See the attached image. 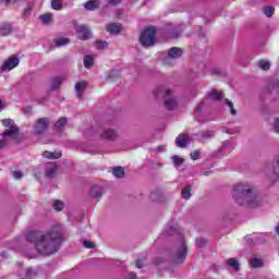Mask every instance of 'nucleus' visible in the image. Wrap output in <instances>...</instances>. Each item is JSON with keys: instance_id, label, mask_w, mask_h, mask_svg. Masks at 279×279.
I'll return each instance as SVG.
<instances>
[{"instance_id": "72a5a7b5", "label": "nucleus", "mask_w": 279, "mask_h": 279, "mask_svg": "<svg viewBox=\"0 0 279 279\" xmlns=\"http://www.w3.org/2000/svg\"><path fill=\"white\" fill-rule=\"evenodd\" d=\"M275 9L272 7H266L264 8V14L267 16V19H271L274 16Z\"/></svg>"}, {"instance_id": "c9c22d12", "label": "nucleus", "mask_w": 279, "mask_h": 279, "mask_svg": "<svg viewBox=\"0 0 279 279\" xmlns=\"http://www.w3.org/2000/svg\"><path fill=\"white\" fill-rule=\"evenodd\" d=\"M251 267H263V260L258 258L251 259L250 262Z\"/></svg>"}, {"instance_id": "a19ab883", "label": "nucleus", "mask_w": 279, "mask_h": 279, "mask_svg": "<svg viewBox=\"0 0 279 279\" xmlns=\"http://www.w3.org/2000/svg\"><path fill=\"white\" fill-rule=\"evenodd\" d=\"M96 47H97V49H101V50L108 49V43H106V41H96Z\"/></svg>"}, {"instance_id": "0eeeda50", "label": "nucleus", "mask_w": 279, "mask_h": 279, "mask_svg": "<svg viewBox=\"0 0 279 279\" xmlns=\"http://www.w3.org/2000/svg\"><path fill=\"white\" fill-rule=\"evenodd\" d=\"M2 125L7 128V130L2 133V136H17L19 135V126L14 123L12 119L2 120Z\"/></svg>"}, {"instance_id": "4c0bfd02", "label": "nucleus", "mask_w": 279, "mask_h": 279, "mask_svg": "<svg viewBox=\"0 0 279 279\" xmlns=\"http://www.w3.org/2000/svg\"><path fill=\"white\" fill-rule=\"evenodd\" d=\"M25 276L26 278H22V279H32L36 276V271H34L33 269L28 268L25 271Z\"/></svg>"}, {"instance_id": "39448f33", "label": "nucleus", "mask_w": 279, "mask_h": 279, "mask_svg": "<svg viewBox=\"0 0 279 279\" xmlns=\"http://www.w3.org/2000/svg\"><path fill=\"white\" fill-rule=\"evenodd\" d=\"M21 64V59L16 57V54H12L8 59H5L1 66H0V72L1 73H10V71H13V69H16Z\"/></svg>"}, {"instance_id": "412c9836", "label": "nucleus", "mask_w": 279, "mask_h": 279, "mask_svg": "<svg viewBox=\"0 0 279 279\" xmlns=\"http://www.w3.org/2000/svg\"><path fill=\"white\" fill-rule=\"evenodd\" d=\"M95 64V56L87 54L84 58L85 69H90Z\"/></svg>"}, {"instance_id": "052dcab7", "label": "nucleus", "mask_w": 279, "mask_h": 279, "mask_svg": "<svg viewBox=\"0 0 279 279\" xmlns=\"http://www.w3.org/2000/svg\"><path fill=\"white\" fill-rule=\"evenodd\" d=\"M158 151H165V146H159Z\"/></svg>"}, {"instance_id": "79ce46f5", "label": "nucleus", "mask_w": 279, "mask_h": 279, "mask_svg": "<svg viewBox=\"0 0 279 279\" xmlns=\"http://www.w3.org/2000/svg\"><path fill=\"white\" fill-rule=\"evenodd\" d=\"M195 243H196L197 247H204V245H206V240L203 238H198V239H196Z\"/></svg>"}, {"instance_id": "2eb2a0df", "label": "nucleus", "mask_w": 279, "mask_h": 279, "mask_svg": "<svg viewBox=\"0 0 279 279\" xmlns=\"http://www.w3.org/2000/svg\"><path fill=\"white\" fill-rule=\"evenodd\" d=\"M58 173V166L56 163H47L46 165V175L48 178H53Z\"/></svg>"}, {"instance_id": "a211bd4d", "label": "nucleus", "mask_w": 279, "mask_h": 279, "mask_svg": "<svg viewBox=\"0 0 279 279\" xmlns=\"http://www.w3.org/2000/svg\"><path fill=\"white\" fill-rule=\"evenodd\" d=\"M62 82H64L63 77L56 76L51 78L50 81V90H56L57 88H60Z\"/></svg>"}, {"instance_id": "8fccbe9b", "label": "nucleus", "mask_w": 279, "mask_h": 279, "mask_svg": "<svg viewBox=\"0 0 279 279\" xmlns=\"http://www.w3.org/2000/svg\"><path fill=\"white\" fill-rule=\"evenodd\" d=\"M110 5H119L121 3V0H109Z\"/></svg>"}, {"instance_id": "423d86ee", "label": "nucleus", "mask_w": 279, "mask_h": 279, "mask_svg": "<svg viewBox=\"0 0 279 279\" xmlns=\"http://www.w3.org/2000/svg\"><path fill=\"white\" fill-rule=\"evenodd\" d=\"M172 258L177 264L184 263L186 259V242H184V239L180 240L179 247L174 251Z\"/></svg>"}, {"instance_id": "e433bc0d", "label": "nucleus", "mask_w": 279, "mask_h": 279, "mask_svg": "<svg viewBox=\"0 0 279 279\" xmlns=\"http://www.w3.org/2000/svg\"><path fill=\"white\" fill-rule=\"evenodd\" d=\"M226 106H228V108H230L231 114H236V110H234V104H232V101H230L229 99L225 100Z\"/></svg>"}, {"instance_id": "7ed1b4c3", "label": "nucleus", "mask_w": 279, "mask_h": 279, "mask_svg": "<svg viewBox=\"0 0 279 279\" xmlns=\"http://www.w3.org/2000/svg\"><path fill=\"white\" fill-rule=\"evenodd\" d=\"M156 97H163L165 108L175 110L178 108V98L173 96V90L167 86H159L154 90Z\"/></svg>"}, {"instance_id": "13d9d810", "label": "nucleus", "mask_w": 279, "mask_h": 279, "mask_svg": "<svg viewBox=\"0 0 279 279\" xmlns=\"http://www.w3.org/2000/svg\"><path fill=\"white\" fill-rule=\"evenodd\" d=\"M24 14L27 16V15H29L31 14V10L29 9H26L25 11H24Z\"/></svg>"}, {"instance_id": "6e6d98bb", "label": "nucleus", "mask_w": 279, "mask_h": 279, "mask_svg": "<svg viewBox=\"0 0 279 279\" xmlns=\"http://www.w3.org/2000/svg\"><path fill=\"white\" fill-rule=\"evenodd\" d=\"M274 86H275L276 90H279V80L277 82H275Z\"/></svg>"}, {"instance_id": "20e7f679", "label": "nucleus", "mask_w": 279, "mask_h": 279, "mask_svg": "<svg viewBox=\"0 0 279 279\" xmlns=\"http://www.w3.org/2000/svg\"><path fill=\"white\" fill-rule=\"evenodd\" d=\"M140 43L143 47H154L156 45V27L145 28L140 37Z\"/></svg>"}, {"instance_id": "37998d69", "label": "nucleus", "mask_w": 279, "mask_h": 279, "mask_svg": "<svg viewBox=\"0 0 279 279\" xmlns=\"http://www.w3.org/2000/svg\"><path fill=\"white\" fill-rule=\"evenodd\" d=\"M84 247H86L87 250H93V247H95V243L90 242V241H84L83 242Z\"/></svg>"}, {"instance_id": "ea45409f", "label": "nucleus", "mask_w": 279, "mask_h": 279, "mask_svg": "<svg viewBox=\"0 0 279 279\" xmlns=\"http://www.w3.org/2000/svg\"><path fill=\"white\" fill-rule=\"evenodd\" d=\"M272 172L279 178V157L276 159L275 165L272 166Z\"/></svg>"}, {"instance_id": "bb28decb", "label": "nucleus", "mask_w": 279, "mask_h": 279, "mask_svg": "<svg viewBox=\"0 0 279 279\" xmlns=\"http://www.w3.org/2000/svg\"><path fill=\"white\" fill-rule=\"evenodd\" d=\"M69 43H70L69 38L62 37V38L56 39L54 45L56 47H64L65 45H69Z\"/></svg>"}, {"instance_id": "4d7b16f0", "label": "nucleus", "mask_w": 279, "mask_h": 279, "mask_svg": "<svg viewBox=\"0 0 279 279\" xmlns=\"http://www.w3.org/2000/svg\"><path fill=\"white\" fill-rule=\"evenodd\" d=\"M12 0H0L1 3H5L7 5L10 3Z\"/></svg>"}, {"instance_id": "7c9ffc66", "label": "nucleus", "mask_w": 279, "mask_h": 279, "mask_svg": "<svg viewBox=\"0 0 279 279\" xmlns=\"http://www.w3.org/2000/svg\"><path fill=\"white\" fill-rule=\"evenodd\" d=\"M90 193H92V197H100L102 195L101 187L99 186H94Z\"/></svg>"}, {"instance_id": "5701e85b", "label": "nucleus", "mask_w": 279, "mask_h": 279, "mask_svg": "<svg viewBox=\"0 0 279 279\" xmlns=\"http://www.w3.org/2000/svg\"><path fill=\"white\" fill-rule=\"evenodd\" d=\"M112 174L114 175V178H125V170L123 169V167H116L112 170Z\"/></svg>"}, {"instance_id": "c03bdc74", "label": "nucleus", "mask_w": 279, "mask_h": 279, "mask_svg": "<svg viewBox=\"0 0 279 279\" xmlns=\"http://www.w3.org/2000/svg\"><path fill=\"white\" fill-rule=\"evenodd\" d=\"M274 130H275L276 134H279V118L275 119Z\"/></svg>"}, {"instance_id": "6ab92c4d", "label": "nucleus", "mask_w": 279, "mask_h": 279, "mask_svg": "<svg viewBox=\"0 0 279 279\" xmlns=\"http://www.w3.org/2000/svg\"><path fill=\"white\" fill-rule=\"evenodd\" d=\"M107 32H109V34H120L121 25H119L117 23L109 24V25H107Z\"/></svg>"}, {"instance_id": "5fc2aeb1", "label": "nucleus", "mask_w": 279, "mask_h": 279, "mask_svg": "<svg viewBox=\"0 0 279 279\" xmlns=\"http://www.w3.org/2000/svg\"><path fill=\"white\" fill-rule=\"evenodd\" d=\"M5 147V141L0 140V149H3Z\"/></svg>"}, {"instance_id": "864d4df0", "label": "nucleus", "mask_w": 279, "mask_h": 279, "mask_svg": "<svg viewBox=\"0 0 279 279\" xmlns=\"http://www.w3.org/2000/svg\"><path fill=\"white\" fill-rule=\"evenodd\" d=\"M129 279H136V272H130Z\"/></svg>"}, {"instance_id": "603ef678", "label": "nucleus", "mask_w": 279, "mask_h": 279, "mask_svg": "<svg viewBox=\"0 0 279 279\" xmlns=\"http://www.w3.org/2000/svg\"><path fill=\"white\" fill-rule=\"evenodd\" d=\"M135 265H136L137 269H143V262L142 260H137Z\"/></svg>"}, {"instance_id": "de8ad7c7", "label": "nucleus", "mask_w": 279, "mask_h": 279, "mask_svg": "<svg viewBox=\"0 0 279 279\" xmlns=\"http://www.w3.org/2000/svg\"><path fill=\"white\" fill-rule=\"evenodd\" d=\"M114 76H119V71H112L109 75H108V80H112V77Z\"/></svg>"}, {"instance_id": "f704fd0d", "label": "nucleus", "mask_w": 279, "mask_h": 279, "mask_svg": "<svg viewBox=\"0 0 279 279\" xmlns=\"http://www.w3.org/2000/svg\"><path fill=\"white\" fill-rule=\"evenodd\" d=\"M172 162L174 165V167H180V165H182L184 162V159H182L181 157L179 156H173L172 157Z\"/></svg>"}, {"instance_id": "393cba45", "label": "nucleus", "mask_w": 279, "mask_h": 279, "mask_svg": "<svg viewBox=\"0 0 279 279\" xmlns=\"http://www.w3.org/2000/svg\"><path fill=\"white\" fill-rule=\"evenodd\" d=\"M191 185H186L185 187L182 189L181 195L183 199H191Z\"/></svg>"}, {"instance_id": "4468645a", "label": "nucleus", "mask_w": 279, "mask_h": 279, "mask_svg": "<svg viewBox=\"0 0 279 279\" xmlns=\"http://www.w3.org/2000/svg\"><path fill=\"white\" fill-rule=\"evenodd\" d=\"M177 147L184 148L186 145H189V135L186 134H180L175 138Z\"/></svg>"}, {"instance_id": "ddd939ff", "label": "nucleus", "mask_w": 279, "mask_h": 279, "mask_svg": "<svg viewBox=\"0 0 279 279\" xmlns=\"http://www.w3.org/2000/svg\"><path fill=\"white\" fill-rule=\"evenodd\" d=\"M87 86L88 84L86 83V81H81L75 84L74 88H75L77 99H82Z\"/></svg>"}, {"instance_id": "3c124183", "label": "nucleus", "mask_w": 279, "mask_h": 279, "mask_svg": "<svg viewBox=\"0 0 279 279\" xmlns=\"http://www.w3.org/2000/svg\"><path fill=\"white\" fill-rule=\"evenodd\" d=\"M24 113H25V114H32V107H26V108L24 109Z\"/></svg>"}, {"instance_id": "f03ea898", "label": "nucleus", "mask_w": 279, "mask_h": 279, "mask_svg": "<svg viewBox=\"0 0 279 279\" xmlns=\"http://www.w3.org/2000/svg\"><path fill=\"white\" fill-rule=\"evenodd\" d=\"M232 198L239 206H246L247 208H258L263 205V198L250 183L235 184L232 190Z\"/></svg>"}, {"instance_id": "c85d7f7f", "label": "nucleus", "mask_w": 279, "mask_h": 279, "mask_svg": "<svg viewBox=\"0 0 279 279\" xmlns=\"http://www.w3.org/2000/svg\"><path fill=\"white\" fill-rule=\"evenodd\" d=\"M227 265H229V267H233L234 271H239V262L234 258H230L227 260Z\"/></svg>"}, {"instance_id": "6e6552de", "label": "nucleus", "mask_w": 279, "mask_h": 279, "mask_svg": "<svg viewBox=\"0 0 279 279\" xmlns=\"http://www.w3.org/2000/svg\"><path fill=\"white\" fill-rule=\"evenodd\" d=\"M101 141H117L119 138V133L112 128L104 129L99 134Z\"/></svg>"}, {"instance_id": "b1692460", "label": "nucleus", "mask_w": 279, "mask_h": 279, "mask_svg": "<svg viewBox=\"0 0 279 279\" xmlns=\"http://www.w3.org/2000/svg\"><path fill=\"white\" fill-rule=\"evenodd\" d=\"M41 23H44L45 25H49V23H51L53 21V14L51 13H46L44 15L39 16Z\"/></svg>"}, {"instance_id": "cd10ccee", "label": "nucleus", "mask_w": 279, "mask_h": 279, "mask_svg": "<svg viewBox=\"0 0 279 279\" xmlns=\"http://www.w3.org/2000/svg\"><path fill=\"white\" fill-rule=\"evenodd\" d=\"M213 136H215V132L213 131H206L201 135L199 141L204 142V141H208V138H213Z\"/></svg>"}, {"instance_id": "a18cd8bd", "label": "nucleus", "mask_w": 279, "mask_h": 279, "mask_svg": "<svg viewBox=\"0 0 279 279\" xmlns=\"http://www.w3.org/2000/svg\"><path fill=\"white\" fill-rule=\"evenodd\" d=\"M13 178H15V180H21V178H23V172L14 171L13 172Z\"/></svg>"}, {"instance_id": "58836bf2", "label": "nucleus", "mask_w": 279, "mask_h": 279, "mask_svg": "<svg viewBox=\"0 0 279 279\" xmlns=\"http://www.w3.org/2000/svg\"><path fill=\"white\" fill-rule=\"evenodd\" d=\"M199 156H202V153L199 150H193L190 154L192 160H199Z\"/></svg>"}, {"instance_id": "1a4fd4ad", "label": "nucleus", "mask_w": 279, "mask_h": 279, "mask_svg": "<svg viewBox=\"0 0 279 279\" xmlns=\"http://www.w3.org/2000/svg\"><path fill=\"white\" fill-rule=\"evenodd\" d=\"M49 128V119L40 118L34 125L35 134H43Z\"/></svg>"}, {"instance_id": "49530a36", "label": "nucleus", "mask_w": 279, "mask_h": 279, "mask_svg": "<svg viewBox=\"0 0 279 279\" xmlns=\"http://www.w3.org/2000/svg\"><path fill=\"white\" fill-rule=\"evenodd\" d=\"M202 110H204V102H199L194 109L195 112H202Z\"/></svg>"}, {"instance_id": "c756f323", "label": "nucleus", "mask_w": 279, "mask_h": 279, "mask_svg": "<svg viewBox=\"0 0 279 279\" xmlns=\"http://www.w3.org/2000/svg\"><path fill=\"white\" fill-rule=\"evenodd\" d=\"M258 66L259 69H262V71H269L271 64L269 63V61L262 60L258 62Z\"/></svg>"}, {"instance_id": "bf43d9fd", "label": "nucleus", "mask_w": 279, "mask_h": 279, "mask_svg": "<svg viewBox=\"0 0 279 279\" xmlns=\"http://www.w3.org/2000/svg\"><path fill=\"white\" fill-rule=\"evenodd\" d=\"M4 106H3V101L0 100V112L1 110H3Z\"/></svg>"}, {"instance_id": "9d476101", "label": "nucleus", "mask_w": 279, "mask_h": 279, "mask_svg": "<svg viewBox=\"0 0 279 279\" xmlns=\"http://www.w3.org/2000/svg\"><path fill=\"white\" fill-rule=\"evenodd\" d=\"M245 240L248 242V243H265V241H267V234L265 233H254L253 235L251 236H246Z\"/></svg>"}, {"instance_id": "4be33fe9", "label": "nucleus", "mask_w": 279, "mask_h": 279, "mask_svg": "<svg viewBox=\"0 0 279 279\" xmlns=\"http://www.w3.org/2000/svg\"><path fill=\"white\" fill-rule=\"evenodd\" d=\"M207 97H209V99H213L214 101H219V99L223 97V94L214 89L207 94Z\"/></svg>"}, {"instance_id": "9b49d317", "label": "nucleus", "mask_w": 279, "mask_h": 279, "mask_svg": "<svg viewBox=\"0 0 279 279\" xmlns=\"http://www.w3.org/2000/svg\"><path fill=\"white\" fill-rule=\"evenodd\" d=\"M182 56V49L173 47L168 51V58L165 59V64H170L169 60H175Z\"/></svg>"}, {"instance_id": "09e8293b", "label": "nucleus", "mask_w": 279, "mask_h": 279, "mask_svg": "<svg viewBox=\"0 0 279 279\" xmlns=\"http://www.w3.org/2000/svg\"><path fill=\"white\" fill-rule=\"evenodd\" d=\"M180 34H182V32H172L170 34V38H178V37H180Z\"/></svg>"}, {"instance_id": "f8f14e48", "label": "nucleus", "mask_w": 279, "mask_h": 279, "mask_svg": "<svg viewBox=\"0 0 279 279\" xmlns=\"http://www.w3.org/2000/svg\"><path fill=\"white\" fill-rule=\"evenodd\" d=\"M76 32L82 40H86L90 37V29L86 25L76 26Z\"/></svg>"}, {"instance_id": "dca6fc26", "label": "nucleus", "mask_w": 279, "mask_h": 279, "mask_svg": "<svg viewBox=\"0 0 279 279\" xmlns=\"http://www.w3.org/2000/svg\"><path fill=\"white\" fill-rule=\"evenodd\" d=\"M83 7L88 12H94V10H97V8H99V1H97V0H89V1L85 2L83 4Z\"/></svg>"}, {"instance_id": "f257e3e1", "label": "nucleus", "mask_w": 279, "mask_h": 279, "mask_svg": "<svg viewBox=\"0 0 279 279\" xmlns=\"http://www.w3.org/2000/svg\"><path fill=\"white\" fill-rule=\"evenodd\" d=\"M26 241L35 243V247L39 254L51 256L60 250L62 243V229L60 226L53 227L46 233L31 231L26 234Z\"/></svg>"}, {"instance_id": "2f4dec72", "label": "nucleus", "mask_w": 279, "mask_h": 279, "mask_svg": "<svg viewBox=\"0 0 279 279\" xmlns=\"http://www.w3.org/2000/svg\"><path fill=\"white\" fill-rule=\"evenodd\" d=\"M51 8L52 10H62V0H52L51 1Z\"/></svg>"}, {"instance_id": "680f3d73", "label": "nucleus", "mask_w": 279, "mask_h": 279, "mask_svg": "<svg viewBox=\"0 0 279 279\" xmlns=\"http://www.w3.org/2000/svg\"><path fill=\"white\" fill-rule=\"evenodd\" d=\"M276 233L279 234V225L276 227Z\"/></svg>"}, {"instance_id": "473e14b6", "label": "nucleus", "mask_w": 279, "mask_h": 279, "mask_svg": "<svg viewBox=\"0 0 279 279\" xmlns=\"http://www.w3.org/2000/svg\"><path fill=\"white\" fill-rule=\"evenodd\" d=\"M64 125H66V118H61L57 121V123L54 124V128L57 130H62V128H64Z\"/></svg>"}, {"instance_id": "aec40b11", "label": "nucleus", "mask_w": 279, "mask_h": 279, "mask_svg": "<svg viewBox=\"0 0 279 279\" xmlns=\"http://www.w3.org/2000/svg\"><path fill=\"white\" fill-rule=\"evenodd\" d=\"M12 34V25L4 24L0 26V36H10Z\"/></svg>"}, {"instance_id": "a878e982", "label": "nucleus", "mask_w": 279, "mask_h": 279, "mask_svg": "<svg viewBox=\"0 0 279 279\" xmlns=\"http://www.w3.org/2000/svg\"><path fill=\"white\" fill-rule=\"evenodd\" d=\"M52 206L54 210H57V213H61V210H64V202H62L61 199L54 201Z\"/></svg>"}, {"instance_id": "f3484780", "label": "nucleus", "mask_w": 279, "mask_h": 279, "mask_svg": "<svg viewBox=\"0 0 279 279\" xmlns=\"http://www.w3.org/2000/svg\"><path fill=\"white\" fill-rule=\"evenodd\" d=\"M43 156L44 158H49V160H58V158H62V153L46 150L43 153Z\"/></svg>"}]
</instances>
